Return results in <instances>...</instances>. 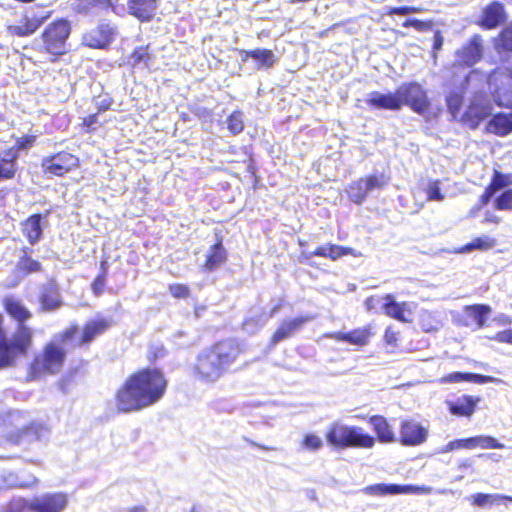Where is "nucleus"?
Segmentation results:
<instances>
[{"label":"nucleus","mask_w":512,"mask_h":512,"mask_svg":"<svg viewBox=\"0 0 512 512\" xmlns=\"http://www.w3.org/2000/svg\"><path fill=\"white\" fill-rule=\"evenodd\" d=\"M167 389L163 372L147 368L132 374L116 394L117 409L123 413L139 411L160 401Z\"/></svg>","instance_id":"1"},{"label":"nucleus","mask_w":512,"mask_h":512,"mask_svg":"<svg viewBox=\"0 0 512 512\" xmlns=\"http://www.w3.org/2000/svg\"><path fill=\"white\" fill-rule=\"evenodd\" d=\"M243 345L234 338L219 341L203 349L193 366V375L205 383H214L230 371L243 353Z\"/></svg>","instance_id":"2"},{"label":"nucleus","mask_w":512,"mask_h":512,"mask_svg":"<svg viewBox=\"0 0 512 512\" xmlns=\"http://www.w3.org/2000/svg\"><path fill=\"white\" fill-rule=\"evenodd\" d=\"M325 439L336 451L349 448L370 449L375 445V438L362 427L347 425L340 421H334L328 426Z\"/></svg>","instance_id":"3"},{"label":"nucleus","mask_w":512,"mask_h":512,"mask_svg":"<svg viewBox=\"0 0 512 512\" xmlns=\"http://www.w3.org/2000/svg\"><path fill=\"white\" fill-rule=\"evenodd\" d=\"M68 504L67 495L61 492L45 493L31 500L13 498L0 506V512H62Z\"/></svg>","instance_id":"4"},{"label":"nucleus","mask_w":512,"mask_h":512,"mask_svg":"<svg viewBox=\"0 0 512 512\" xmlns=\"http://www.w3.org/2000/svg\"><path fill=\"white\" fill-rule=\"evenodd\" d=\"M70 34V22L61 18L50 23L42 32L41 38L34 40V45L39 51L58 57L68 52L67 40Z\"/></svg>","instance_id":"5"},{"label":"nucleus","mask_w":512,"mask_h":512,"mask_svg":"<svg viewBox=\"0 0 512 512\" xmlns=\"http://www.w3.org/2000/svg\"><path fill=\"white\" fill-rule=\"evenodd\" d=\"M3 307L8 316L17 322V328L14 332L15 341L19 342L25 355L32 344L33 331L25 323L32 318V312L24 303L13 295L3 298Z\"/></svg>","instance_id":"6"},{"label":"nucleus","mask_w":512,"mask_h":512,"mask_svg":"<svg viewBox=\"0 0 512 512\" xmlns=\"http://www.w3.org/2000/svg\"><path fill=\"white\" fill-rule=\"evenodd\" d=\"M389 181L390 177L384 172L375 171L372 174L351 182L346 192L351 202L362 205L373 192L385 189Z\"/></svg>","instance_id":"7"},{"label":"nucleus","mask_w":512,"mask_h":512,"mask_svg":"<svg viewBox=\"0 0 512 512\" xmlns=\"http://www.w3.org/2000/svg\"><path fill=\"white\" fill-rule=\"evenodd\" d=\"M487 83L495 104L512 108V71L497 68L488 76Z\"/></svg>","instance_id":"8"},{"label":"nucleus","mask_w":512,"mask_h":512,"mask_svg":"<svg viewBox=\"0 0 512 512\" xmlns=\"http://www.w3.org/2000/svg\"><path fill=\"white\" fill-rule=\"evenodd\" d=\"M66 358V351L55 342L48 343L43 353L36 356L30 365V373L36 377L42 373L56 374L62 368Z\"/></svg>","instance_id":"9"},{"label":"nucleus","mask_w":512,"mask_h":512,"mask_svg":"<svg viewBox=\"0 0 512 512\" xmlns=\"http://www.w3.org/2000/svg\"><path fill=\"white\" fill-rule=\"evenodd\" d=\"M397 93L401 102V109L407 106L413 112L424 115L431 107L427 90L418 82L402 83L397 88Z\"/></svg>","instance_id":"10"},{"label":"nucleus","mask_w":512,"mask_h":512,"mask_svg":"<svg viewBox=\"0 0 512 512\" xmlns=\"http://www.w3.org/2000/svg\"><path fill=\"white\" fill-rule=\"evenodd\" d=\"M492 114V106L483 92L474 94L470 101L469 106L461 117V121L465 126L471 130L479 127L480 123L487 119Z\"/></svg>","instance_id":"11"},{"label":"nucleus","mask_w":512,"mask_h":512,"mask_svg":"<svg viewBox=\"0 0 512 512\" xmlns=\"http://www.w3.org/2000/svg\"><path fill=\"white\" fill-rule=\"evenodd\" d=\"M50 435L49 427L42 421H32L21 429L9 432L6 440L16 446L28 445L36 441H44Z\"/></svg>","instance_id":"12"},{"label":"nucleus","mask_w":512,"mask_h":512,"mask_svg":"<svg viewBox=\"0 0 512 512\" xmlns=\"http://www.w3.org/2000/svg\"><path fill=\"white\" fill-rule=\"evenodd\" d=\"M314 319L315 316L310 314L284 319L273 333L269 342V348H273L280 342L294 337L307 323Z\"/></svg>","instance_id":"13"},{"label":"nucleus","mask_w":512,"mask_h":512,"mask_svg":"<svg viewBox=\"0 0 512 512\" xmlns=\"http://www.w3.org/2000/svg\"><path fill=\"white\" fill-rule=\"evenodd\" d=\"M19 342L15 341V334L8 338L3 329V316L0 314V369L12 367L17 358L25 356Z\"/></svg>","instance_id":"14"},{"label":"nucleus","mask_w":512,"mask_h":512,"mask_svg":"<svg viewBox=\"0 0 512 512\" xmlns=\"http://www.w3.org/2000/svg\"><path fill=\"white\" fill-rule=\"evenodd\" d=\"M484 47L481 35L474 34L455 52V62L459 65L471 67L479 62L483 56Z\"/></svg>","instance_id":"15"},{"label":"nucleus","mask_w":512,"mask_h":512,"mask_svg":"<svg viewBox=\"0 0 512 512\" xmlns=\"http://www.w3.org/2000/svg\"><path fill=\"white\" fill-rule=\"evenodd\" d=\"M116 27L107 22L85 32L82 36L83 45L93 49H103L110 45L114 39Z\"/></svg>","instance_id":"16"},{"label":"nucleus","mask_w":512,"mask_h":512,"mask_svg":"<svg viewBox=\"0 0 512 512\" xmlns=\"http://www.w3.org/2000/svg\"><path fill=\"white\" fill-rule=\"evenodd\" d=\"M430 491L428 487H420L411 484L377 483L363 489V493L370 496H386L399 494H419Z\"/></svg>","instance_id":"17"},{"label":"nucleus","mask_w":512,"mask_h":512,"mask_svg":"<svg viewBox=\"0 0 512 512\" xmlns=\"http://www.w3.org/2000/svg\"><path fill=\"white\" fill-rule=\"evenodd\" d=\"M114 324L112 317H104L97 314L89 319L82 328V334L78 341V346H85L92 343L98 336L104 334Z\"/></svg>","instance_id":"18"},{"label":"nucleus","mask_w":512,"mask_h":512,"mask_svg":"<svg viewBox=\"0 0 512 512\" xmlns=\"http://www.w3.org/2000/svg\"><path fill=\"white\" fill-rule=\"evenodd\" d=\"M79 160L76 156L68 152H59L49 157H45L42 161V168L45 172L62 176L74 167H77Z\"/></svg>","instance_id":"19"},{"label":"nucleus","mask_w":512,"mask_h":512,"mask_svg":"<svg viewBox=\"0 0 512 512\" xmlns=\"http://www.w3.org/2000/svg\"><path fill=\"white\" fill-rule=\"evenodd\" d=\"M506 20L504 5L499 1H493L483 8L477 23L481 28L491 30L501 26Z\"/></svg>","instance_id":"20"},{"label":"nucleus","mask_w":512,"mask_h":512,"mask_svg":"<svg viewBox=\"0 0 512 512\" xmlns=\"http://www.w3.org/2000/svg\"><path fill=\"white\" fill-rule=\"evenodd\" d=\"M48 214L49 211L32 214L22 222V233L31 246L36 245L43 238V230L47 224Z\"/></svg>","instance_id":"21"},{"label":"nucleus","mask_w":512,"mask_h":512,"mask_svg":"<svg viewBox=\"0 0 512 512\" xmlns=\"http://www.w3.org/2000/svg\"><path fill=\"white\" fill-rule=\"evenodd\" d=\"M428 430L413 420H404L401 423L400 442L404 446H417L425 442Z\"/></svg>","instance_id":"22"},{"label":"nucleus","mask_w":512,"mask_h":512,"mask_svg":"<svg viewBox=\"0 0 512 512\" xmlns=\"http://www.w3.org/2000/svg\"><path fill=\"white\" fill-rule=\"evenodd\" d=\"M365 102L371 109L390 111L401 110V102L398 98L397 89L394 92L387 93L372 91L367 94Z\"/></svg>","instance_id":"23"},{"label":"nucleus","mask_w":512,"mask_h":512,"mask_svg":"<svg viewBox=\"0 0 512 512\" xmlns=\"http://www.w3.org/2000/svg\"><path fill=\"white\" fill-rule=\"evenodd\" d=\"M240 55L243 62H246L249 59L253 60L258 70L271 69L278 62V57L275 53L272 50L265 48L241 50Z\"/></svg>","instance_id":"24"},{"label":"nucleus","mask_w":512,"mask_h":512,"mask_svg":"<svg viewBox=\"0 0 512 512\" xmlns=\"http://www.w3.org/2000/svg\"><path fill=\"white\" fill-rule=\"evenodd\" d=\"M49 15L43 17L25 15L16 23L7 26V33L11 36L28 37L34 34L45 22Z\"/></svg>","instance_id":"25"},{"label":"nucleus","mask_w":512,"mask_h":512,"mask_svg":"<svg viewBox=\"0 0 512 512\" xmlns=\"http://www.w3.org/2000/svg\"><path fill=\"white\" fill-rule=\"evenodd\" d=\"M19 155L17 149L0 151V182L12 180L18 171Z\"/></svg>","instance_id":"26"},{"label":"nucleus","mask_w":512,"mask_h":512,"mask_svg":"<svg viewBox=\"0 0 512 512\" xmlns=\"http://www.w3.org/2000/svg\"><path fill=\"white\" fill-rule=\"evenodd\" d=\"M468 83L469 76H466L459 86H455L450 89L445 96L448 112L452 115L453 118H457L460 113L464 102L466 86Z\"/></svg>","instance_id":"27"},{"label":"nucleus","mask_w":512,"mask_h":512,"mask_svg":"<svg viewBox=\"0 0 512 512\" xmlns=\"http://www.w3.org/2000/svg\"><path fill=\"white\" fill-rule=\"evenodd\" d=\"M371 336V332L369 328H357L349 332H332L326 335V337L341 341L347 342L352 345L364 346L368 343V340Z\"/></svg>","instance_id":"28"},{"label":"nucleus","mask_w":512,"mask_h":512,"mask_svg":"<svg viewBox=\"0 0 512 512\" xmlns=\"http://www.w3.org/2000/svg\"><path fill=\"white\" fill-rule=\"evenodd\" d=\"M480 401V397L462 395L455 401L448 402L449 412L456 416L470 417Z\"/></svg>","instance_id":"29"},{"label":"nucleus","mask_w":512,"mask_h":512,"mask_svg":"<svg viewBox=\"0 0 512 512\" xmlns=\"http://www.w3.org/2000/svg\"><path fill=\"white\" fill-rule=\"evenodd\" d=\"M269 316L262 307H253L249 310L247 317L242 323L244 332L253 335L257 333L268 322Z\"/></svg>","instance_id":"30"},{"label":"nucleus","mask_w":512,"mask_h":512,"mask_svg":"<svg viewBox=\"0 0 512 512\" xmlns=\"http://www.w3.org/2000/svg\"><path fill=\"white\" fill-rule=\"evenodd\" d=\"M158 0H129L128 9L131 15L141 21H149L155 15Z\"/></svg>","instance_id":"31"},{"label":"nucleus","mask_w":512,"mask_h":512,"mask_svg":"<svg viewBox=\"0 0 512 512\" xmlns=\"http://www.w3.org/2000/svg\"><path fill=\"white\" fill-rule=\"evenodd\" d=\"M227 260V251L224 248L222 241L218 240L212 245L207 253L205 264L203 268L205 271L212 272L218 269Z\"/></svg>","instance_id":"32"},{"label":"nucleus","mask_w":512,"mask_h":512,"mask_svg":"<svg viewBox=\"0 0 512 512\" xmlns=\"http://www.w3.org/2000/svg\"><path fill=\"white\" fill-rule=\"evenodd\" d=\"M39 300L41 309L45 312L56 311L63 305L60 295L53 284L45 285L42 288Z\"/></svg>","instance_id":"33"},{"label":"nucleus","mask_w":512,"mask_h":512,"mask_svg":"<svg viewBox=\"0 0 512 512\" xmlns=\"http://www.w3.org/2000/svg\"><path fill=\"white\" fill-rule=\"evenodd\" d=\"M489 131L498 135L506 136L512 132V113H499L489 120Z\"/></svg>","instance_id":"34"},{"label":"nucleus","mask_w":512,"mask_h":512,"mask_svg":"<svg viewBox=\"0 0 512 512\" xmlns=\"http://www.w3.org/2000/svg\"><path fill=\"white\" fill-rule=\"evenodd\" d=\"M491 311V307L487 304H473L465 307L466 316L476 324L478 329L486 325Z\"/></svg>","instance_id":"35"},{"label":"nucleus","mask_w":512,"mask_h":512,"mask_svg":"<svg viewBox=\"0 0 512 512\" xmlns=\"http://www.w3.org/2000/svg\"><path fill=\"white\" fill-rule=\"evenodd\" d=\"M493 46L500 55H512V23L504 27L493 39Z\"/></svg>","instance_id":"36"},{"label":"nucleus","mask_w":512,"mask_h":512,"mask_svg":"<svg viewBox=\"0 0 512 512\" xmlns=\"http://www.w3.org/2000/svg\"><path fill=\"white\" fill-rule=\"evenodd\" d=\"M406 306L407 304L405 302L399 303L395 300L393 295L387 294L384 296L382 310L385 312V314L398 321L407 322V319L405 318L404 315Z\"/></svg>","instance_id":"37"},{"label":"nucleus","mask_w":512,"mask_h":512,"mask_svg":"<svg viewBox=\"0 0 512 512\" xmlns=\"http://www.w3.org/2000/svg\"><path fill=\"white\" fill-rule=\"evenodd\" d=\"M471 503L474 506L484 508L486 506L501 505L506 501H512L511 496H506L498 493H476L471 495Z\"/></svg>","instance_id":"38"},{"label":"nucleus","mask_w":512,"mask_h":512,"mask_svg":"<svg viewBox=\"0 0 512 512\" xmlns=\"http://www.w3.org/2000/svg\"><path fill=\"white\" fill-rule=\"evenodd\" d=\"M370 423L377 434L380 442L388 443L395 441V436L387 420L382 416H372Z\"/></svg>","instance_id":"39"},{"label":"nucleus","mask_w":512,"mask_h":512,"mask_svg":"<svg viewBox=\"0 0 512 512\" xmlns=\"http://www.w3.org/2000/svg\"><path fill=\"white\" fill-rule=\"evenodd\" d=\"M464 445L467 449L481 447L483 449H502L504 445L492 436L479 435L465 438Z\"/></svg>","instance_id":"40"},{"label":"nucleus","mask_w":512,"mask_h":512,"mask_svg":"<svg viewBox=\"0 0 512 512\" xmlns=\"http://www.w3.org/2000/svg\"><path fill=\"white\" fill-rule=\"evenodd\" d=\"M3 486L7 488H29L37 482V478L33 475H18L12 472L2 476Z\"/></svg>","instance_id":"41"},{"label":"nucleus","mask_w":512,"mask_h":512,"mask_svg":"<svg viewBox=\"0 0 512 512\" xmlns=\"http://www.w3.org/2000/svg\"><path fill=\"white\" fill-rule=\"evenodd\" d=\"M495 245V240L489 236H481L473 239L470 243H467L461 247L459 253H469L473 250H487Z\"/></svg>","instance_id":"42"},{"label":"nucleus","mask_w":512,"mask_h":512,"mask_svg":"<svg viewBox=\"0 0 512 512\" xmlns=\"http://www.w3.org/2000/svg\"><path fill=\"white\" fill-rule=\"evenodd\" d=\"M16 270L24 275L37 273L42 271V264L38 261L30 258L18 259L16 262Z\"/></svg>","instance_id":"43"},{"label":"nucleus","mask_w":512,"mask_h":512,"mask_svg":"<svg viewBox=\"0 0 512 512\" xmlns=\"http://www.w3.org/2000/svg\"><path fill=\"white\" fill-rule=\"evenodd\" d=\"M323 446V439L313 432L306 433L301 441V447L310 452H318Z\"/></svg>","instance_id":"44"},{"label":"nucleus","mask_w":512,"mask_h":512,"mask_svg":"<svg viewBox=\"0 0 512 512\" xmlns=\"http://www.w3.org/2000/svg\"><path fill=\"white\" fill-rule=\"evenodd\" d=\"M227 128L233 134L237 135L244 129V114L241 111L232 112L227 118Z\"/></svg>","instance_id":"45"},{"label":"nucleus","mask_w":512,"mask_h":512,"mask_svg":"<svg viewBox=\"0 0 512 512\" xmlns=\"http://www.w3.org/2000/svg\"><path fill=\"white\" fill-rule=\"evenodd\" d=\"M152 60L151 54L148 52V46L136 47L131 55V61L134 66L143 65L148 67Z\"/></svg>","instance_id":"46"},{"label":"nucleus","mask_w":512,"mask_h":512,"mask_svg":"<svg viewBox=\"0 0 512 512\" xmlns=\"http://www.w3.org/2000/svg\"><path fill=\"white\" fill-rule=\"evenodd\" d=\"M497 210H512V188L504 190L494 200Z\"/></svg>","instance_id":"47"},{"label":"nucleus","mask_w":512,"mask_h":512,"mask_svg":"<svg viewBox=\"0 0 512 512\" xmlns=\"http://www.w3.org/2000/svg\"><path fill=\"white\" fill-rule=\"evenodd\" d=\"M75 374L74 372L68 373L58 380L57 387L64 395L70 394L75 386Z\"/></svg>","instance_id":"48"},{"label":"nucleus","mask_w":512,"mask_h":512,"mask_svg":"<svg viewBox=\"0 0 512 512\" xmlns=\"http://www.w3.org/2000/svg\"><path fill=\"white\" fill-rule=\"evenodd\" d=\"M354 252H355V250L350 247L339 246L336 244H329L328 258H330L331 260H337L340 257L345 256V255L355 256L356 254Z\"/></svg>","instance_id":"49"},{"label":"nucleus","mask_w":512,"mask_h":512,"mask_svg":"<svg viewBox=\"0 0 512 512\" xmlns=\"http://www.w3.org/2000/svg\"><path fill=\"white\" fill-rule=\"evenodd\" d=\"M489 186L498 193L500 190L505 189L509 186V182L506 181V174L495 170Z\"/></svg>","instance_id":"50"},{"label":"nucleus","mask_w":512,"mask_h":512,"mask_svg":"<svg viewBox=\"0 0 512 512\" xmlns=\"http://www.w3.org/2000/svg\"><path fill=\"white\" fill-rule=\"evenodd\" d=\"M172 341L178 348H188L194 345L193 338L189 337L185 331H177L172 335Z\"/></svg>","instance_id":"51"},{"label":"nucleus","mask_w":512,"mask_h":512,"mask_svg":"<svg viewBox=\"0 0 512 512\" xmlns=\"http://www.w3.org/2000/svg\"><path fill=\"white\" fill-rule=\"evenodd\" d=\"M402 26L405 28L412 27L417 31L424 32L432 28V23L430 21H423L416 18H408L403 22Z\"/></svg>","instance_id":"52"},{"label":"nucleus","mask_w":512,"mask_h":512,"mask_svg":"<svg viewBox=\"0 0 512 512\" xmlns=\"http://www.w3.org/2000/svg\"><path fill=\"white\" fill-rule=\"evenodd\" d=\"M427 198H428V200H431V201L444 200L445 196L441 192L439 181H433V182L429 183L428 188H427Z\"/></svg>","instance_id":"53"},{"label":"nucleus","mask_w":512,"mask_h":512,"mask_svg":"<svg viewBox=\"0 0 512 512\" xmlns=\"http://www.w3.org/2000/svg\"><path fill=\"white\" fill-rule=\"evenodd\" d=\"M468 382L477 383V384H486V383H500V382H502V380L499 378L493 377V376L469 372Z\"/></svg>","instance_id":"54"},{"label":"nucleus","mask_w":512,"mask_h":512,"mask_svg":"<svg viewBox=\"0 0 512 512\" xmlns=\"http://www.w3.org/2000/svg\"><path fill=\"white\" fill-rule=\"evenodd\" d=\"M469 372H453L441 378V383L468 382Z\"/></svg>","instance_id":"55"},{"label":"nucleus","mask_w":512,"mask_h":512,"mask_svg":"<svg viewBox=\"0 0 512 512\" xmlns=\"http://www.w3.org/2000/svg\"><path fill=\"white\" fill-rule=\"evenodd\" d=\"M119 0H89L93 7H98L101 10L115 12Z\"/></svg>","instance_id":"56"},{"label":"nucleus","mask_w":512,"mask_h":512,"mask_svg":"<svg viewBox=\"0 0 512 512\" xmlns=\"http://www.w3.org/2000/svg\"><path fill=\"white\" fill-rule=\"evenodd\" d=\"M36 140L35 136L28 135L21 137L18 139L16 146H13V149H17V153L19 154L20 151L27 150L31 148Z\"/></svg>","instance_id":"57"},{"label":"nucleus","mask_w":512,"mask_h":512,"mask_svg":"<svg viewBox=\"0 0 512 512\" xmlns=\"http://www.w3.org/2000/svg\"><path fill=\"white\" fill-rule=\"evenodd\" d=\"M328 254H329V244L324 245V246H320V247L316 248L314 251H303L301 256L304 259L309 260V259H311L314 256L327 257L328 258Z\"/></svg>","instance_id":"58"},{"label":"nucleus","mask_w":512,"mask_h":512,"mask_svg":"<svg viewBox=\"0 0 512 512\" xmlns=\"http://www.w3.org/2000/svg\"><path fill=\"white\" fill-rule=\"evenodd\" d=\"M79 328L77 325H72L62 333H60L57 338L63 344H68L78 333Z\"/></svg>","instance_id":"59"},{"label":"nucleus","mask_w":512,"mask_h":512,"mask_svg":"<svg viewBox=\"0 0 512 512\" xmlns=\"http://www.w3.org/2000/svg\"><path fill=\"white\" fill-rule=\"evenodd\" d=\"M383 302H384V297L371 296L365 300V306H366V309L369 311L376 310L378 308L382 309Z\"/></svg>","instance_id":"60"},{"label":"nucleus","mask_w":512,"mask_h":512,"mask_svg":"<svg viewBox=\"0 0 512 512\" xmlns=\"http://www.w3.org/2000/svg\"><path fill=\"white\" fill-rule=\"evenodd\" d=\"M105 284L106 277H104L103 275H97V277L92 282L93 293L97 296L101 295L104 291Z\"/></svg>","instance_id":"61"},{"label":"nucleus","mask_w":512,"mask_h":512,"mask_svg":"<svg viewBox=\"0 0 512 512\" xmlns=\"http://www.w3.org/2000/svg\"><path fill=\"white\" fill-rule=\"evenodd\" d=\"M461 448H465L464 439H456L454 441H450L449 443H447L443 448H441L440 452L448 453L450 451Z\"/></svg>","instance_id":"62"},{"label":"nucleus","mask_w":512,"mask_h":512,"mask_svg":"<svg viewBox=\"0 0 512 512\" xmlns=\"http://www.w3.org/2000/svg\"><path fill=\"white\" fill-rule=\"evenodd\" d=\"M171 293L176 298H185L189 295V289L185 285H175L171 287Z\"/></svg>","instance_id":"63"},{"label":"nucleus","mask_w":512,"mask_h":512,"mask_svg":"<svg viewBox=\"0 0 512 512\" xmlns=\"http://www.w3.org/2000/svg\"><path fill=\"white\" fill-rule=\"evenodd\" d=\"M495 339L502 343L512 344V328L498 332Z\"/></svg>","instance_id":"64"}]
</instances>
